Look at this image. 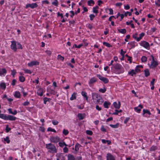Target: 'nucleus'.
I'll use <instances>...</instances> for the list:
<instances>
[{"label": "nucleus", "mask_w": 160, "mask_h": 160, "mask_svg": "<svg viewBox=\"0 0 160 160\" xmlns=\"http://www.w3.org/2000/svg\"><path fill=\"white\" fill-rule=\"evenodd\" d=\"M147 58L144 56H143L141 58V60L142 62H145L147 61Z\"/></svg>", "instance_id": "35"}, {"label": "nucleus", "mask_w": 160, "mask_h": 160, "mask_svg": "<svg viewBox=\"0 0 160 160\" xmlns=\"http://www.w3.org/2000/svg\"><path fill=\"white\" fill-rule=\"evenodd\" d=\"M1 88L5 90L6 88V85L5 83L2 82L0 85Z\"/></svg>", "instance_id": "26"}, {"label": "nucleus", "mask_w": 160, "mask_h": 160, "mask_svg": "<svg viewBox=\"0 0 160 160\" xmlns=\"http://www.w3.org/2000/svg\"><path fill=\"white\" fill-rule=\"evenodd\" d=\"M122 112V110H116L115 112L113 113V115H117L118 112Z\"/></svg>", "instance_id": "42"}, {"label": "nucleus", "mask_w": 160, "mask_h": 160, "mask_svg": "<svg viewBox=\"0 0 160 160\" xmlns=\"http://www.w3.org/2000/svg\"><path fill=\"white\" fill-rule=\"evenodd\" d=\"M128 14L129 16H131L132 15V13L131 12H127L124 13V15L125 16L127 17V16Z\"/></svg>", "instance_id": "55"}, {"label": "nucleus", "mask_w": 160, "mask_h": 160, "mask_svg": "<svg viewBox=\"0 0 160 160\" xmlns=\"http://www.w3.org/2000/svg\"><path fill=\"white\" fill-rule=\"evenodd\" d=\"M45 52L48 56H50L52 53V52L50 50H47Z\"/></svg>", "instance_id": "48"}, {"label": "nucleus", "mask_w": 160, "mask_h": 160, "mask_svg": "<svg viewBox=\"0 0 160 160\" xmlns=\"http://www.w3.org/2000/svg\"><path fill=\"white\" fill-rule=\"evenodd\" d=\"M1 116V118L5 120L15 121L16 118L15 117L10 115H8V116H6L5 115H2Z\"/></svg>", "instance_id": "4"}, {"label": "nucleus", "mask_w": 160, "mask_h": 160, "mask_svg": "<svg viewBox=\"0 0 160 160\" xmlns=\"http://www.w3.org/2000/svg\"><path fill=\"white\" fill-rule=\"evenodd\" d=\"M88 5L91 6V4H94V2L93 0H90L88 1Z\"/></svg>", "instance_id": "38"}, {"label": "nucleus", "mask_w": 160, "mask_h": 160, "mask_svg": "<svg viewBox=\"0 0 160 160\" xmlns=\"http://www.w3.org/2000/svg\"><path fill=\"white\" fill-rule=\"evenodd\" d=\"M138 34L137 33H135L133 35V38L135 39H136L137 40V38H138Z\"/></svg>", "instance_id": "56"}, {"label": "nucleus", "mask_w": 160, "mask_h": 160, "mask_svg": "<svg viewBox=\"0 0 160 160\" xmlns=\"http://www.w3.org/2000/svg\"><path fill=\"white\" fill-rule=\"evenodd\" d=\"M81 146L80 144L78 143H77L75 146V150L78 151L79 150V148Z\"/></svg>", "instance_id": "29"}, {"label": "nucleus", "mask_w": 160, "mask_h": 160, "mask_svg": "<svg viewBox=\"0 0 160 160\" xmlns=\"http://www.w3.org/2000/svg\"><path fill=\"white\" fill-rule=\"evenodd\" d=\"M118 103L117 104L116 102H114L113 103L114 106L116 109H119L120 108V102L119 101H118Z\"/></svg>", "instance_id": "14"}, {"label": "nucleus", "mask_w": 160, "mask_h": 160, "mask_svg": "<svg viewBox=\"0 0 160 160\" xmlns=\"http://www.w3.org/2000/svg\"><path fill=\"white\" fill-rule=\"evenodd\" d=\"M96 79L94 77H93L92 78L90 79V81L89 82V84L90 85L94 82H96Z\"/></svg>", "instance_id": "18"}, {"label": "nucleus", "mask_w": 160, "mask_h": 160, "mask_svg": "<svg viewBox=\"0 0 160 160\" xmlns=\"http://www.w3.org/2000/svg\"><path fill=\"white\" fill-rule=\"evenodd\" d=\"M97 77L101 80H102L104 78L103 77H102V76L99 74H98L97 75Z\"/></svg>", "instance_id": "60"}, {"label": "nucleus", "mask_w": 160, "mask_h": 160, "mask_svg": "<svg viewBox=\"0 0 160 160\" xmlns=\"http://www.w3.org/2000/svg\"><path fill=\"white\" fill-rule=\"evenodd\" d=\"M107 160H115L114 158L110 153H108L107 155Z\"/></svg>", "instance_id": "11"}, {"label": "nucleus", "mask_w": 160, "mask_h": 160, "mask_svg": "<svg viewBox=\"0 0 160 160\" xmlns=\"http://www.w3.org/2000/svg\"><path fill=\"white\" fill-rule=\"evenodd\" d=\"M68 149L66 147H64L63 148V151L65 153H67V152H68Z\"/></svg>", "instance_id": "51"}, {"label": "nucleus", "mask_w": 160, "mask_h": 160, "mask_svg": "<svg viewBox=\"0 0 160 160\" xmlns=\"http://www.w3.org/2000/svg\"><path fill=\"white\" fill-rule=\"evenodd\" d=\"M4 140L6 142L8 143H9L10 142V141L8 137H7L5 138H4Z\"/></svg>", "instance_id": "37"}, {"label": "nucleus", "mask_w": 160, "mask_h": 160, "mask_svg": "<svg viewBox=\"0 0 160 160\" xmlns=\"http://www.w3.org/2000/svg\"><path fill=\"white\" fill-rule=\"evenodd\" d=\"M126 52L123 51L122 49L121 50L120 54L122 56H124Z\"/></svg>", "instance_id": "57"}, {"label": "nucleus", "mask_w": 160, "mask_h": 160, "mask_svg": "<svg viewBox=\"0 0 160 160\" xmlns=\"http://www.w3.org/2000/svg\"><path fill=\"white\" fill-rule=\"evenodd\" d=\"M145 35V34L143 32H142L140 34L138 37L137 40H140L141 39L142 37H143Z\"/></svg>", "instance_id": "25"}, {"label": "nucleus", "mask_w": 160, "mask_h": 160, "mask_svg": "<svg viewBox=\"0 0 160 160\" xmlns=\"http://www.w3.org/2000/svg\"><path fill=\"white\" fill-rule=\"evenodd\" d=\"M119 124L117 123L115 125L110 124V126L113 128H117L118 127Z\"/></svg>", "instance_id": "34"}, {"label": "nucleus", "mask_w": 160, "mask_h": 160, "mask_svg": "<svg viewBox=\"0 0 160 160\" xmlns=\"http://www.w3.org/2000/svg\"><path fill=\"white\" fill-rule=\"evenodd\" d=\"M136 71L134 70H132L130 72H128V74L131 75L132 76H133L134 74H136Z\"/></svg>", "instance_id": "32"}, {"label": "nucleus", "mask_w": 160, "mask_h": 160, "mask_svg": "<svg viewBox=\"0 0 160 160\" xmlns=\"http://www.w3.org/2000/svg\"><path fill=\"white\" fill-rule=\"evenodd\" d=\"M38 4L36 3L28 4L26 6V8H27L29 7H30L32 8H34L37 7Z\"/></svg>", "instance_id": "8"}, {"label": "nucleus", "mask_w": 160, "mask_h": 160, "mask_svg": "<svg viewBox=\"0 0 160 160\" xmlns=\"http://www.w3.org/2000/svg\"><path fill=\"white\" fill-rule=\"evenodd\" d=\"M51 142L54 143H57L60 140V138L58 136L51 137L50 138Z\"/></svg>", "instance_id": "6"}, {"label": "nucleus", "mask_w": 160, "mask_h": 160, "mask_svg": "<svg viewBox=\"0 0 160 160\" xmlns=\"http://www.w3.org/2000/svg\"><path fill=\"white\" fill-rule=\"evenodd\" d=\"M46 148L48 152L50 153H55L57 152V150L55 146L51 143L46 144Z\"/></svg>", "instance_id": "2"}, {"label": "nucleus", "mask_w": 160, "mask_h": 160, "mask_svg": "<svg viewBox=\"0 0 160 160\" xmlns=\"http://www.w3.org/2000/svg\"><path fill=\"white\" fill-rule=\"evenodd\" d=\"M69 132L67 130L63 129L62 133L65 135H67L68 134Z\"/></svg>", "instance_id": "39"}, {"label": "nucleus", "mask_w": 160, "mask_h": 160, "mask_svg": "<svg viewBox=\"0 0 160 160\" xmlns=\"http://www.w3.org/2000/svg\"><path fill=\"white\" fill-rule=\"evenodd\" d=\"M152 59V61L151 62L150 67L152 68H154L157 67L158 65V63L157 61L154 60V58L152 55H151Z\"/></svg>", "instance_id": "5"}, {"label": "nucleus", "mask_w": 160, "mask_h": 160, "mask_svg": "<svg viewBox=\"0 0 160 160\" xmlns=\"http://www.w3.org/2000/svg\"><path fill=\"white\" fill-rule=\"evenodd\" d=\"M110 102L105 101L104 103L103 106L105 108H108V106L110 105Z\"/></svg>", "instance_id": "20"}, {"label": "nucleus", "mask_w": 160, "mask_h": 160, "mask_svg": "<svg viewBox=\"0 0 160 160\" xmlns=\"http://www.w3.org/2000/svg\"><path fill=\"white\" fill-rule=\"evenodd\" d=\"M82 95L85 98L87 101H88V97L87 95V93L84 92L82 91L81 92Z\"/></svg>", "instance_id": "16"}, {"label": "nucleus", "mask_w": 160, "mask_h": 160, "mask_svg": "<svg viewBox=\"0 0 160 160\" xmlns=\"http://www.w3.org/2000/svg\"><path fill=\"white\" fill-rule=\"evenodd\" d=\"M129 119L130 118H127L124 121V123L125 124L127 123L129 120Z\"/></svg>", "instance_id": "63"}, {"label": "nucleus", "mask_w": 160, "mask_h": 160, "mask_svg": "<svg viewBox=\"0 0 160 160\" xmlns=\"http://www.w3.org/2000/svg\"><path fill=\"white\" fill-rule=\"evenodd\" d=\"M52 123L54 125H57L58 124V122L56 120H53L52 121Z\"/></svg>", "instance_id": "52"}, {"label": "nucleus", "mask_w": 160, "mask_h": 160, "mask_svg": "<svg viewBox=\"0 0 160 160\" xmlns=\"http://www.w3.org/2000/svg\"><path fill=\"white\" fill-rule=\"evenodd\" d=\"M103 82L105 83H106L108 82V80L106 78L104 77L103 78L102 80Z\"/></svg>", "instance_id": "36"}, {"label": "nucleus", "mask_w": 160, "mask_h": 160, "mask_svg": "<svg viewBox=\"0 0 160 160\" xmlns=\"http://www.w3.org/2000/svg\"><path fill=\"white\" fill-rule=\"evenodd\" d=\"M145 75L146 77H147L150 75V73L149 70L148 69L144 70Z\"/></svg>", "instance_id": "28"}, {"label": "nucleus", "mask_w": 160, "mask_h": 160, "mask_svg": "<svg viewBox=\"0 0 160 160\" xmlns=\"http://www.w3.org/2000/svg\"><path fill=\"white\" fill-rule=\"evenodd\" d=\"M7 72V71L5 68H2L0 69V75H4Z\"/></svg>", "instance_id": "19"}, {"label": "nucleus", "mask_w": 160, "mask_h": 160, "mask_svg": "<svg viewBox=\"0 0 160 160\" xmlns=\"http://www.w3.org/2000/svg\"><path fill=\"white\" fill-rule=\"evenodd\" d=\"M19 81L22 82H23L25 80V78L22 76H20L19 77Z\"/></svg>", "instance_id": "33"}, {"label": "nucleus", "mask_w": 160, "mask_h": 160, "mask_svg": "<svg viewBox=\"0 0 160 160\" xmlns=\"http://www.w3.org/2000/svg\"><path fill=\"white\" fill-rule=\"evenodd\" d=\"M37 93L40 96H42L43 95V89L42 88H39L37 91Z\"/></svg>", "instance_id": "15"}, {"label": "nucleus", "mask_w": 160, "mask_h": 160, "mask_svg": "<svg viewBox=\"0 0 160 160\" xmlns=\"http://www.w3.org/2000/svg\"><path fill=\"white\" fill-rule=\"evenodd\" d=\"M101 130L103 132H105L106 131V129L103 126H102Z\"/></svg>", "instance_id": "58"}, {"label": "nucleus", "mask_w": 160, "mask_h": 160, "mask_svg": "<svg viewBox=\"0 0 160 160\" xmlns=\"http://www.w3.org/2000/svg\"><path fill=\"white\" fill-rule=\"evenodd\" d=\"M143 106L142 105H139L138 107H134V109L135 111L137 112H139L141 111V109L142 108Z\"/></svg>", "instance_id": "10"}, {"label": "nucleus", "mask_w": 160, "mask_h": 160, "mask_svg": "<svg viewBox=\"0 0 160 160\" xmlns=\"http://www.w3.org/2000/svg\"><path fill=\"white\" fill-rule=\"evenodd\" d=\"M90 18V19L91 20H92L94 18H95V16L93 14H92L89 16Z\"/></svg>", "instance_id": "54"}, {"label": "nucleus", "mask_w": 160, "mask_h": 160, "mask_svg": "<svg viewBox=\"0 0 160 160\" xmlns=\"http://www.w3.org/2000/svg\"><path fill=\"white\" fill-rule=\"evenodd\" d=\"M68 160H75V158L74 156L71 154L68 155Z\"/></svg>", "instance_id": "17"}, {"label": "nucleus", "mask_w": 160, "mask_h": 160, "mask_svg": "<svg viewBox=\"0 0 160 160\" xmlns=\"http://www.w3.org/2000/svg\"><path fill=\"white\" fill-rule=\"evenodd\" d=\"M52 5L57 6L58 4V2L57 0H54V1L52 2Z\"/></svg>", "instance_id": "40"}, {"label": "nucleus", "mask_w": 160, "mask_h": 160, "mask_svg": "<svg viewBox=\"0 0 160 160\" xmlns=\"http://www.w3.org/2000/svg\"><path fill=\"white\" fill-rule=\"evenodd\" d=\"M86 115L85 113L82 114L81 113H79L78 114V117L79 120H81L85 117Z\"/></svg>", "instance_id": "12"}, {"label": "nucleus", "mask_w": 160, "mask_h": 160, "mask_svg": "<svg viewBox=\"0 0 160 160\" xmlns=\"http://www.w3.org/2000/svg\"><path fill=\"white\" fill-rule=\"evenodd\" d=\"M11 74L12 75L13 77H14L16 73V72L15 70H11Z\"/></svg>", "instance_id": "45"}, {"label": "nucleus", "mask_w": 160, "mask_h": 160, "mask_svg": "<svg viewBox=\"0 0 160 160\" xmlns=\"http://www.w3.org/2000/svg\"><path fill=\"white\" fill-rule=\"evenodd\" d=\"M92 99L93 102L96 104H102L103 102L102 98L97 93L95 92L92 94Z\"/></svg>", "instance_id": "1"}, {"label": "nucleus", "mask_w": 160, "mask_h": 160, "mask_svg": "<svg viewBox=\"0 0 160 160\" xmlns=\"http://www.w3.org/2000/svg\"><path fill=\"white\" fill-rule=\"evenodd\" d=\"M58 58L62 60V61H63L64 59V58L63 57L61 56L60 55H58Z\"/></svg>", "instance_id": "41"}, {"label": "nucleus", "mask_w": 160, "mask_h": 160, "mask_svg": "<svg viewBox=\"0 0 160 160\" xmlns=\"http://www.w3.org/2000/svg\"><path fill=\"white\" fill-rule=\"evenodd\" d=\"M24 70L25 71V73H27L29 74H31L32 73L28 69H24Z\"/></svg>", "instance_id": "50"}, {"label": "nucleus", "mask_w": 160, "mask_h": 160, "mask_svg": "<svg viewBox=\"0 0 160 160\" xmlns=\"http://www.w3.org/2000/svg\"><path fill=\"white\" fill-rule=\"evenodd\" d=\"M57 14L58 16H60L62 18H63V15L62 13H60L59 12H58Z\"/></svg>", "instance_id": "61"}, {"label": "nucleus", "mask_w": 160, "mask_h": 160, "mask_svg": "<svg viewBox=\"0 0 160 160\" xmlns=\"http://www.w3.org/2000/svg\"><path fill=\"white\" fill-rule=\"evenodd\" d=\"M112 67L117 70H120L122 69V66L120 64L116 63L115 64L113 65Z\"/></svg>", "instance_id": "7"}, {"label": "nucleus", "mask_w": 160, "mask_h": 160, "mask_svg": "<svg viewBox=\"0 0 160 160\" xmlns=\"http://www.w3.org/2000/svg\"><path fill=\"white\" fill-rule=\"evenodd\" d=\"M102 141L103 143L105 144L106 143H107L108 145H109L111 143V141L109 140H105V139H102Z\"/></svg>", "instance_id": "23"}, {"label": "nucleus", "mask_w": 160, "mask_h": 160, "mask_svg": "<svg viewBox=\"0 0 160 160\" xmlns=\"http://www.w3.org/2000/svg\"><path fill=\"white\" fill-rule=\"evenodd\" d=\"M98 8V6H96L95 7H93V12L94 13H98V11L97 10V9Z\"/></svg>", "instance_id": "22"}, {"label": "nucleus", "mask_w": 160, "mask_h": 160, "mask_svg": "<svg viewBox=\"0 0 160 160\" xmlns=\"http://www.w3.org/2000/svg\"><path fill=\"white\" fill-rule=\"evenodd\" d=\"M39 64V62L37 61H33L28 63V65L29 66L32 67L34 65H38Z\"/></svg>", "instance_id": "9"}, {"label": "nucleus", "mask_w": 160, "mask_h": 160, "mask_svg": "<svg viewBox=\"0 0 160 160\" xmlns=\"http://www.w3.org/2000/svg\"><path fill=\"white\" fill-rule=\"evenodd\" d=\"M20 93L18 92H16L14 94V96L17 98H20Z\"/></svg>", "instance_id": "24"}, {"label": "nucleus", "mask_w": 160, "mask_h": 160, "mask_svg": "<svg viewBox=\"0 0 160 160\" xmlns=\"http://www.w3.org/2000/svg\"><path fill=\"white\" fill-rule=\"evenodd\" d=\"M103 44L104 45L110 48L112 47V46L111 45H110L109 43L107 42H103Z\"/></svg>", "instance_id": "31"}, {"label": "nucleus", "mask_w": 160, "mask_h": 160, "mask_svg": "<svg viewBox=\"0 0 160 160\" xmlns=\"http://www.w3.org/2000/svg\"><path fill=\"white\" fill-rule=\"evenodd\" d=\"M118 30L119 32L123 34L125 33L126 32V30L125 29H119Z\"/></svg>", "instance_id": "30"}, {"label": "nucleus", "mask_w": 160, "mask_h": 160, "mask_svg": "<svg viewBox=\"0 0 160 160\" xmlns=\"http://www.w3.org/2000/svg\"><path fill=\"white\" fill-rule=\"evenodd\" d=\"M58 144L59 145V146L61 147H63L64 146L63 144V142H59L58 143Z\"/></svg>", "instance_id": "64"}, {"label": "nucleus", "mask_w": 160, "mask_h": 160, "mask_svg": "<svg viewBox=\"0 0 160 160\" xmlns=\"http://www.w3.org/2000/svg\"><path fill=\"white\" fill-rule=\"evenodd\" d=\"M155 79L154 78H153L152 80V81L150 82V84L151 85L154 86V82L155 81Z\"/></svg>", "instance_id": "59"}, {"label": "nucleus", "mask_w": 160, "mask_h": 160, "mask_svg": "<svg viewBox=\"0 0 160 160\" xmlns=\"http://www.w3.org/2000/svg\"><path fill=\"white\" fill-rule=\"evenodd\" d=\"M16 82V81L15 79H13L12 81V85L13 86L15 84V83Z\"/></svg>", "instance_id": "62"}, {"label": "nucleus", "mask_w": 160, "mask_h": 160, "mask_svg": "<svg viewBox=\"0 0 160 160\" xmlns=\"http://www.w3.org/2000/svg\"><path fill=\"white\" fill-rule=\"evenodd\" d=\"M143 116L145 113H148L149 115H150L151 114V113L150 111L148 110H145L144 109H143Z\"/></svg>", "instance_id": "27"}, {"label": "nucleus", "mask_w": 160, "mask_h": 160, "mask_svg": "<svg viewBox=\"0 0 160 160\" xmlns=\"http://www.w3.org/2000/svg\"><path fill=\"white\" fill-rule=\"evenodd\" d=\"M50 100V99L49 98H43L44 103L45 104H46L47 102L49 101Z\"/></svg>", "instance_id": "43"}, {"label": "nucleus", "mask_w": 160, "mask_h": 160, "mask_svg": "<svg viewBox=\"0 0 160 160\" xmlns=\"http://www.w3.org/2000/svg\"><path fill=\"white\" fill-rule=\"evenodd\" d=\"M155 3L156 5L158 6H160V0H157V1L155 2Z\"/></svg>", "instance_id": "53"}, {"label": "nucleus", "mask_w": 160, "mask_h": 160, "mask_svg": "<svg viewBox=\"0 0 160 160\" xmlns=\"http://www.w3.org/2000/svg\"><path fill=\"white\" fill-rule=\"evenodd\" d=\"M76 93L74 92L73 94L72 95L71 97L70 98V99L71 100H73L76 99Z\"/></svg>", "instance_id": "21"}, {"label": "nucleus", "mask_w": 160, "mask_h": 160, "mask_svg": "<svg viewBox=\"0 0 160 160\" xmlns=\"http://www.w3.org/2000/svg\"><path fill=\"white\" fill-rule=\"evenodd\" d=\"M141 44L142 46L146 48L148 47L149 46V43L144 41L142 42Z\"/></svg>", "instance_id": "13"}, {"label": "nucleus", "mask_w": 160, "mask_h": 160, "mask_svg": "<svg viewBox=\"0 0 160 160\" xmlns=\"http://www.w3.org/2000/svg\"><path fill=\"white\" fill-rule=\"evenodd\" d=\"M48 131H51V132H56V130L54 129H52L51 128H49L48 129Z\"/></svg>", "instance_id": "49"}, {"label": "nucleus", "mask_w": 160, "mask_h": 160, "mask_svg": "<svg viewBox=\"0 0 160 160\" xmlns=\"http://www.w3.org/2000/svg\"><path fill=\"white\" fill-rule=\"evenodd\" d=\"M99 91L100 92L102 93H104L106 91V89L105 88H104L103 89L100 88Z\"/></svg>", "instance_id": "44"}, {"label": "nucleus", "mask_w": 160, "mask_h": 160, "mask_svg": "<svg viewBox=\"0 0 160 160\" xmlns=\"http://www.w3.org/2000/svg\"><path fill=\"white\" fill-rule=\"evenodd\" d=\"M5 130L7 132H8L11 130V128L8 127V125H6Z\"/></svg>", "instance_id": "46"}, {"label": "nucleus", "mask_w": 160, "mask_h": 160, "mask_svg": "<svg viewBox=\"0 0 160 160\" xmlns=\"http://www.w3.org/2000/svg\"><path fill=\"white\" fill-rule=\"evenodd\" d=\"M18 49H22V45L18 42L15 41H12L11 44L10 46L11 48L14 52H16L17 48Z\"/></svg>", "instance_id": "3"}, {"label": "nucleus", "mask_w": 160, "mask_h": 160, "mask_svg": "<svg viewBox=\"0 0 160 160\" xmlns=\"http://www.w3.org/2000/svg\"><path fill=\"white\" fill-rule=\"evenodd\" d=\"M86 132L87 134H88V135H91L92 134V132L91 131H90V130H87L86 131Z\"/></svg>", "instance_id": "47"}]
</instances>
